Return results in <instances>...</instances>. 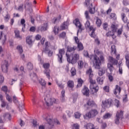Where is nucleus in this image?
Instances as JSON below:
<instances>
[{
    "label": "nucleus",
    "mask_w": 129,
    "mask_h": 129,
    "mask_svg": "<svg viewBox=\"0 0 129 129\" xmlns=\"http://www.w3.org/2000/svg\"><path fill=\"white\" fill-rule=\"evenodd\" d=\"M96 53L97 55H100V58L97 55H92L90 56V60H93L94 68H95V69H99L101 66V61L103 62V61H104V57L103 56V53L98 50L96 51Z\"/></svg>",
    "instance_id": "obj_1"
},
{
    "label": "nucleus",
    "mask_w": 129,
    "mask_h": 129,
    "mask_svg": "<svg viewBox=\"0 0 129 129\" xmlns=\"http://www.w3.org/2000/svg\"><path fill=\"white\" fill-rule=\"evenodd\" d=\"M75 118H80L81 116V114L79 112H76L74 113Z\"/></svg>",
    "instance_id": "obj_44"
},
{
    "label": "nucleus",
    "mask_w": 129,
    "mask_h": 129,
    "mask_svg": "<svg viewBox=\"0 0 129 129\" xmlns=\"http://www.w3.org/2000/svg\"><path fill=\"white\" fill-rule=\"evenodd\" d=\"M9 67V63L7 60H4L2 62V69L4 73H8V68Z\"/></svg>",
    "instance_id": "obj_12"
},
{
    "label": "nucleus",
    "mask_w": 129,
    "mask_h": 129,
    "mask_svg": "<svg viewBox=\"0 0 129 129\" xmlns=\"http://www.w3.org/2000/svg\"><path fill=\"white\" fill-rule=\"evenodd\" d=\"M43 118L46 119V121H47L48 124L49 125L48 126L49 128H52L53 126H54V122H53V120H52V118L50 117V115L49 114H46V117L45 116V115H43Z\"/></svg>",
    "instance_id": "obj_8"
},
{
    "label": "nucleus",
    "mask_w": 129,
    "mask_h": 129,
    "mask_svg": "<svg viewBox=\"0 0 129 129\" xmlns=\"http://www.w3.org/2000/svg\"><path fill=\"white\" fill-rule=\"evenodd\" d=\"M65 54V49L62 48L59 49L58 53L56 54L57 60L60 64L63 63V55Z\"/></svg>",
    "instance_id": "obj_5"
},
{
    "label": "nucleus",
    "mask_w": 129,
    "mask_h": 129,
    "mask_svg": "<svg viewBox=\"0 0 129 129\" xmlns=\"http://www.w3.org/2000/svg\"><path fill=\"white\" fill-rule=\"evenodd\" d=\"M84 82L81 79V78L79 79L78 80V85H77V88H78L79 87H81Z\"/></svg>",
    "instance_id": "obj_30"
},
{
    "label": "nucleus",
    "mask_w": 129,
    "mask_h": 129,
    "mask_svg": "<svg viewBox=\"0 0 129 129\" xmlns=\"http://www.w3.org/2000/svg\"><path fill=\"white\" fill-rule=\"evenodd\" d=\"M53 32L55 35H58V34H59V27L54 26L53 28Z\"/></svg>",
    "instance_id": "obj_39"
},
{
    "label": "nucleus",
    "mask_w": 129,
    "mask_h": 129,
    "mask_svg": "<svg viewBox=\"0 0 129 129\" xmlns=\"http://www.w3.org/2000/svg\"><path fill=\"white\" fill-rule=\"evenodd\" d=\"M104 118H109L111 117V114L109 113H106L104 116H103Z\"/></svg>",
    "instance_id": "obj_53"
},
{
    "label": "nucleus",
    "mask_w": 129,
    "mask_h": 129,
    "mask_svg": "<svg viewBox=\"0 0 129 129\" xmlns=\"http://www.w3.org/2000/svg\"><path fill=\"white\" fill-rule=\"evenodd\" d=\"M104 81V77H102L101 78L98 77L97 78V82L100 85H102L103 84V81Z\"/></svg>",
    "instance_id": "obj_18"
},
{
    "label": "nucleus",
    "mask_w": 129,
    "mask_h": 129,
    "mask_svg": "<svg viewBox=\"0 0 129 129\" xmlns=\"http://www.w3.org/2000/svg\"><path fill=\"white\" fill-rule=\"evenodd\" d=\"M85 5L87 8H90V6H92V3H90V0H85Z\"/></svg>",
    "instance_id": "obj_32"
},
{
    "label": "nucleus",
    "mask_w": 129,
    "mask_h": 129,
    "mask_svg": "<svg viewBox=\"0 0 129 129\" xmlns=\"http://www.w3.org/2000/svg\"><path fill=\"white\" fill-rule=\"evenodd\" d=\"M26 43L28 45H31L33 43V40H32V36H28L26 37Z\"/></svg>",
    "instance_id": "obj_28"
},
{
    "label": "nucleus",
    "mask_w": 129,
    "mask_h": 129,
    "mask_svg": "<svg viewBox=\"0 0 129 129\" xmlns=\"http://www.w3.org/2000/svg\"><path fill=\"white\" fill-rule=\"evenodd\" d=\"M33 63H32L31 62H29L27 65V68L28 70H33Z\"/></svg>",
    "instance_id": "obj_34"
},
{
    "label": "nucleus",
    "mask_w": 129,
    "mask_h": 129,
    "mask_svg": "<svg viewBox=\"0 0 129 129\" xmlns=\"http://www.w3.org/2000/svg\"><path fill=\"white\" fill-rule=\"evenodd\" d=\"M90 88L94 93H96V92H97V91L99 90V87H98V86H96L95 87H93V86L92 87L90 86Z\"/></svg>",
    "instance_id": "obj_23"
},
{
    "label": "nucleus",
    "mask_w": 129,
    "mask_h": 129,
    "mask_svg": "<svg viewBox=\"0 0 129 129\" xmlns=\"http://www.w3.org/2000/svg\"><path fill=\"white\" fill-rule=\"evenodd\" d=\"M96 24L98 27V28L100 27V26L102 24V22H101V20L99 19L98 17H96Z\"/></svg>",
    "instance_id": "obj_26"
},
{
    "label": "nucleus",
    "mask_w": 129,
    "mask_h": 129,
    "mask_svg": "<svg viewBox=\"0 0 129 129\" xmlns=\"http://www.w3.org/2000/svg\"><path fill=\"white\" fill-rule=\"evenodd\" d=\"M83 54L85 57H86L87 58H89V54L88 53V51H84Z\"/></svg>",
    "instance_id": "obj_63"
},
{
    "label": "nucleus",
    "mask_w": 129,
    "mask_h": 129,
    "mask_svg": "<svg viewBox=\"0 0 129 129\" xmlns=\"http://www.w3.org/2000/svg\"><path fill=\"white\" fill-rule=\"evenodd\" d=\"M76 49H77L76 46L71 47L68 46L67 52L66 54L68 62L71 64H73V65L77 63V61L79 60V54L76 53L73 56H71V55L68 54V52H74Z\"/></svg>",
    "instance_id": "obj_2"
},
{
    "label": "nucleus",
    "mask_w": 129,
    "mask_h": 129,
    "mask_svg": "<svg viewBox=\"0 0 129 129\" xmlns=\"http://www.w3.org/2000/svg\"><path fill=\"white\" fill-rule=\"evenodd\" d=\"M1 90L2 91H4L5 94H7L8 93H9V91H8V87L6 86L2 87V88H1Z\"/></svg>",
    "instance_id": "obj_36"
},
{
    "label": "nucleus",
    "mask_w": 129,
    "mask_h": 129,
    "mask_svg": "<svg viewBox=\"0 0 129 129\" xmlns=\"http://www.w3.org/2000/svg\"><path fill=\"white\" fill-rule=\"evenodd\" d=\"M120 64H121V61L119 62V74H122V68L120 67Z\"/></svg>",
    "instance_id": "obj_55"
},
{
    "label": "nucleus",
    "mask_w": 129,
    "mask_h": 129,
    "mask_svg": "<svg viewBox=\"0 0 129 129\" xmlns=\"http://www.w3.org/2000/svg\"><path fill=\"white\" fill-rule=\"evenodd\" d=\"M68 87L72 89L74 88V82L73 81L69 80L67 82Z\"/></svg>",
    "instance_id": "obj_17"
},
{
    "label": "nucleus",
    "mask_w": 129,
    "mask_h": 129,
    "mask_svg": "<svg viewBox=\"0 0 129 129\" xmlns=\"http://www.w3.org/2000/svg\"><path fill=\"white\" fill-rule=\"evenodd\" d=\"M78 68L79 69H82L83 68V66L84 65V63H83V61L79 60L78 62Z\"/></svg>",
    "instance_id": "obj_31"
},
{
    "label": "nucleus",
    "mask_w": 129,
    "mask_h": 129,
    "mask_svg": "<svg viewBox=\"0 0 129 129\" xmlns=\"http://www.w3.org/2000/svg\"><path fill=\"white\" fill-rule=\"evenodd\" d=\"M78 48L80 51H82L84 47H83L82 43L80 42V43L78 44Z\"/></svg>",
    "instance_id": "obj_47"
},
{
    "label": "nucleus",
    "mask_w": 129,
    "mask_h": 129,
    "mask_svg": "<svg viewBox=\"0 0 129 129\" xmlns=\"http://www.w3.org/2000/svg\"><path fill=\"white\" fill-rule=\"evenodd\" d=\"M61 100L62 101H65V90H63L61 92Z\"/></svg>",
    "instance_id": "obj_41"
},
{
    "label": "nucleus",
    "mask_w": 129,
    "mask_h": 129,
    "mask_svg": "<svg viewBox=\"0 0 129 129\" xmlns=\"http://www.w3.org/2000/svg\"><path fill=\"white\" fill-rule=\"evenodd\" d=\"M90 36L92 38H96V35H95V29H93L92 31Z\"/></svg>",
    "instance_id": "obj_50"
},
{
    "label": "nucleus",
    "mask_w": 129,
    "mask_h": 129,
    "mask_svg": "<svg viewBox=\"0 0 129 129\" xmlns=\"http://www.w3.org/2000/svg\"><path fill=\"white\" fill-rule=\"evenodd\" d=\"M6 98L9 102H10V103H12V102H13V100L12 99V97L9 95L8 93L6 94Z\"/></svg>",
    "instance_id": "obj_33"
},
{
    "label": "nucleus",
    "mask_w": 129,
    "mask_h": 129,
    "mask_svg": "<svg viewBox=\"0 0 129 129\" xmlns=\"http://www.w3.org/2000/svg\"><path fill=\"white\" fill-rule=\"evenodd\" d=\"M98 113V111L97 109H92L84 115V119L87 120L90 119V118H93V117H95Z\"/></svg>",
    "instance_id": "obj_3"
},
{
    "label": "nucleus",
    "mask_w": 129,
    "mask_h": 129,
    "mask_svg": "<svg viewBox=\"0 0 129 129\" xmlns=\"http://www.w3.org/2000/svg\"><path fill=\"white\" fill-rule=\"evenodd\" d=\"M98 69H99L98 72L99 76H102L105 74V72L106 71V69L105 68H103L102 69L99 68Z\"/></svg>",
    "instance_id": "obj_16"
},
{
    "label": "nucleus",
    "mask_w": 129,
    "mask_h": 129,
    "mask_svg": "<svg viewBox=\"0 0 129 129\" xmlns=\"http://www.w3.org/2000/svg\"><path fill=\"white\" fill-rule=\"evenodd\" d=\"M120 118H123V111H120V112L117 111L116 114V118L115 119V123L118 124L119 123Z\"/></svg>",
    "instance_id": "obj_9"
},
{
    "label": "nucleus",
    "mask_w": 129,
    "mask_h": 129,
    "mask_svg": "<svg viewBox=\"0 0 129 129\" xmlns=\"http://www.w3.org/2000/svg\"><path fill=\"white\" fill-rule=\"evenodd\" d=\"M90 92L89 89L86 86H84L82 89V93L85 96H89Z\"/></svg>",
    "instance_id": "obj_13"
},
{
    "label": "nucleus",
    "mask_w": 129,
    "mask_h": 129,
    "mask_svg": "<svg viewBox=\"0 0 129 129\" xmlns=\"http://www.w3.org/2000/svg\"><path fill=\"white\" fill-rule=\"evenodd\" d=\"M86 75H89V82L90 83V86L91 87L92 86H93L94 84H95L96 83V81L95 80H93V72L92 71V69L91 67H89V69H88L86 71Z\"/></svg>",
    "instance_id": "obj_4"
},
{
    "label": "nucleus",
    "mask_w": 129,
    "mask_h": 129,
    "mask_svg": "<svg viewBox=\"0 0 129 129\" xmlns=\"http://www.w3.org/2000/svg\"><path fill=\"white\" fill-rule=\"evenodd\" d=\"M39 83L40 85L42 86L41 89H44V88H46V81H45V80H43L42 79L39 80Z\"/></svg>",
    "instance_id": "obj_19"
},
{
    "label": "nucleus",
    "mask_w": 129,
    "mask_h": 129,
    "mask_svg": "<svg viewBox=\"0 0 129 129\" xmlns=\"http://www.w3.org/2000/svg\"><path fill=\"white\" fill-rule=\"evenodd\" d=\"M17 49L18 50H19V52L20 54H22L23 53V47L21 46L18 45L17 47Z\"/></svg>",
    "instance_id": "obj_48"
},
{
    "label": "nucleus",
    "mask_w": 129,
    "mask_h": 129,
    "mask_svg": "<svg viewBox=\"0 0 129 129\" xmlns=\"http://www.w3.org/2000/svg\"><path fill=\"white\" fill-rule=\"evenodd\" d=\"M43 67L44 69H45V70L44 71L45 74H46L47 78L50 79V70H49V68H50V63H45L43 64Z\"/></svg>",
    "instance_id": "obj_7"
},
{
    "label": "nucleus",
    "mask_w": 129,
    "mask_h": 129,
    "mask_svg": "<svg viewBox=\"0 0 129 129\" xmlns=\"http://www.w3.org/2000/svg\"><path fill=\"white\" fill-rule=\"evenodd\" d=\"M85 16L87 20H90V16H89V12L87 11L85 12Z\"/></svg>",
    "instance_id": "obj_49"
},
{
    "label": "nucleus",
    "mask_w": 129,
    "mask_h": 129,
    "mask_svg": "<svg viewBox=\"0 0 129 129\" xmlns=\"http://www.w3.org/2000/svg\"><path fill=\"white\" fill-rule=\"evenodd\" d=\"M102 104L104 106H113V100L111 98H109L108 99L105 100V101H102Z\"/></svg>",
    "instance_id": "obj_10"
},
{
    "label": "nucleus",
    "mask_w": 129,
    "mask_h": 129,
    "mask_svg": "<svg viewBox=\"0 0 129 129\" xmlns=\"http://www.w3.org/2000/svg\"><path fill=\"white\" fill-rule=\"evenodd\" d=\"M87 105L91 106V107H95V108H97V105L95 104L94 101H91L89 100L87 102Z\"/></svg>",
    "instance_id": "obj_15"
},
{
    "label": "nucleus",
    "mask_w": 129,
    "mask_h": 129,
    "mask_svg": "<svg viewBox=\"0 0 129 129\" xmlns=\"http://www.w3.org/2000/svg\"><path fill=\"white\" fill-rule=\"evenodd\" d=\"M30 32H32L34 33L36 31V27L34 26L31 27L29 29Z\"/></svg>",
    "instance_id": "obj_64"
},
{
    "label": "nucleus",
    "mask_w": 129,
    "mask_h": 129,
    "mask_svg": "<svg viewBox=\"0 0 129 129\" xmlns=\"http://www.w3.org/2000/svg\"><path fill=\"white\" fill-rule=\"evenodd\" d=\"M66 24H67V22H65L62 23V25L60 26L61 30H65L66 28H67V25Z\"/></svg>",
    "instance_id": "obj_45"
},
{
    "label": "nucleus",
    "mask_w": 129,
    "mask_h": 129,
    "mask_svg": "<svg viewBox=\"0 0 129 129\" xmlns=\"http://www.w3.org/2000/svg\"><path fill=\"white\" fill-rule=\"evenodd\" d=\"M10 18H11V15L7 13V14L4 17V20L6 22H9V20H10Z\"/></svg>",
    "instance_id": "obj_40"
},
{
    "label": "nucleus",
    "mask_w": 129,
    "mask_h": 129,
    "mask_svg": "<svg viewBox=\"0 0 129 129\" xmlns=\"http://www.w3.org/2000/svg\"><path fill=\"white\" fill-rule=\"evenodd\" d=\"M111 28L112 29L111 31H113L114 33H115V32L117 31V27L114 24L111 25Z\"/></svg>",
    "instance_id": "obj_37"
},
{
    "label": "nucleus",
    "mask_w": 129,
    "mask_h": 129,
    "mask_svg": "<svg viewBox=\"0 0 129 129\" xmlns=\"http://www.w3.org/2000/svg\"><path fill=\"white\" fill-rule=\"evenodd\" d=\"M6 105H7L8 106V103H7V102L4 100L3 101H1V106L2 107H6Z\"/></svg>",
    "instance_id": "obj_43"
},
{
    "label": "nucleus",
    "mask_w": 129,
    "mask_h": 129,
    "mask_svg": "<svg viewBox=\"0 0 129 129\" xmlns=\"http://www.w3.org/2000/svg\"><path fill=\"white\" fill-rule=\"evenodd\" d=\"M44 100L47 107H50V106H52V105H53V103H55L56 102V99H55L54 98H48V97H46L44 98Z\"/></svg>",
    "instance_id": "obj_6"
},
{
    "label": "nucleus",
    "mask_w": 129,
    "mask_h": 129,
    "mask_svg": "<svg viewBox=\"0 0 129 129\" xmlns=\"http://www.w3.org/2000/svg\"><path fill=\"white\" fill-rule=\"evenodd\" d=\"M123 102H127V94H125L123 97Z\"/></svg>",
    "instance_id": "obj_61"
},
{
    "label": "nucleus",
    "mask_w": 129,
    "mask_h": 129,
    "mask_svg": "<svg viewBox=\"0 0 129 129\" xmlns=\"http://www.w3.org/2000/svg\"><path fill=\"white\" fill-rule=\"evenodd\" d=\"M114 32H113V31H108L107 33H106V36L107 37H110V36H111L112 35H113V33Z\"/></svg>",
    "instance_id": "obj_59"
},
{
    "label": "nucleus",
    "mask_w": 129,
    "mask_h": 129,
    "mask_svg": "<svg viewBox=\"0 0 129 129\" xmlns=\"http://www.w3.org/2000/svg\"><path fill=\"white\" fill-rule=\"evenodd\" d=\"M14 32L16 38L18 39H22V36H20V31L19 30H15Z\"/></svg>",
    "instance_id": "obj_35"
},
{
    "label": "nucleus",
    "mask_w": 129,
    "mask_h": 129,
    "mask_svg": "<svg viewBox=\"0 0 129 129\" xmlns=\"http://www.w3.org/2000/svg\"><path fill=\"white\" fill-rule=\"evenodd\" d=\"M88 11L91 15L95 14V7L92 8V5H90V8H88Z\"/></svg>",
    "instance_id": "obj_25"
},
{
    "label": "nucleus",
    "mask_w": 129,
    "mask_h": 129,
    "mask_svg": "<svg viewBox=\"0 0 129 129\" xmlns=\"http://www.w3.org/2000/svg\"><path fill=\"white\" fill-rule=\"evenodd\" d=\"M102 26H103V29H104V30H105L106 31L107 30V28H108V24L105 22V23L103 24Z\"/></svg>",
    "instance_id": "obj_52"
},
{
    "label": "nucleus",
    "mask_w": 129,
    "mask_h": 129,
    "mask_svg": "<svg viewBox=\"0 0 129 129\" xmlns=\"http://www.w3.org/2000/svg\"><path fill=\"white\" fill-rule=\"evenodd\" d=\"M85 26L86 28H89L90 27V22L89 20L87 21Z\"/></svg>",
    "instance_id": "obj_62"
},
{
    "label": "nucleus",
    "mask_w": 129,
    "mask_h": 129,
    "mask_svg": "<svg viewBox=\"0 0 129 129\" xmlns=\"http://www.w3.org/2000/svg\"><path fill=\"white\" fill-rule=\"evenodd\" d=\"M71 73L72 75V76H74L75 75H76V70H75V68H72L71 71Z\"/></svg>",
    "instance_id": "obj_42"
},
{
    "label": "nucleus",
    "mask_w": 129,
    "mask_h": 129,
    "mask_svg": "<svg viewBox=\"0 0 129 129\" xmlns=\"http://www.w3.org/2000/svg\"><path fill=\"white\" fill-rule=\"evenodd\" d=\"M112 73L109 74L108 75V79L110 82L113 81V77L111 75Z\"/></svg>",
    "instance_id": "obj_54"
},
{
    "label": "nucleus",
    "mask_w": 129,
    "mask_h": 129,
    "mask_svg": "<svg viewBox=\"0 0 129 129\" xmlns=\"http://www.w3.org/2000/svg\"><path fill=\"white\" fill-rule=\"evenodd\" d=\"M73 23L75 24L76 27H78V28H79V30L77 32V35H78L79 32H82V25H81V23H80V21H79V19H76L75 20H74Z\"/></svg>",
    "instance_id": "obj_11"
},
{
    "label": "nucleus",
    "mask_w": 129,
    "mask_h": 129,
    "mask_svg": "<svg viewBox=\"0 0 129 129\" xmlns=\"http://www.w3.org/2000/svg\"><path fill=\"white\" fill-rule=\"evenodd\" d=\"M101 127L102 129H105L106 128V126H107V124L105 122H102L101 123Z\"/></svg>",
    "instance_id": "obj_56"
},
{
    "label": "nucleus",
    "mask_w": 129,
    "mask_h": 129,
    "mask_svg": "<svg viewBox=\"0 0 129 129\" xmlns=\"http://www.w3.org/2000/svg\"><path fill=\"white\" fill-rule=\"evenodd\" d=\"M3 117L4 119H8L9 120H11L12 119V117L11 114L9 113H6L3 115Z\"/></svg>",
    "instance_id": "obj_24"
},
{
    "label": "nucleus",
    "mask_w": 129,
    "mask_h": 129,
    "mask_svg": "<svg viewBox=\"0 0 129 129\" xmlns=\"http://www.w3.org/2000/svg\"><path fill=\"white\" fill-rule=\"evenodd\" d=\"M48 28V24L45 23L44 24V26H42L40 28L41 31H47V29Z\"/></svg>",
    "instance_id": "obj_38"
},
{
    "label": "nucleus",
    "mask_w": 129,
    "mask_h": 129,
    "mask_svg": "<svg viewBox=\"0 0 129 129\" xmlns=\"http://www.w3.org/2000/svg\"><path fill=\"white\" fill-rule=\"evenodd\" d=\"M25 8H26V6H28V7H32L31 2H29V0H25Z\"/></svg>",
    "instance_id": "obj_51"
},
{
    "label": "nucleus",
    "mask_w": 129,
    "mask_h": 129,
    "mask_svg": "<svg viewBox=\"0 0 129 129\" xmlns=\"http://www.w3.org/2000/svg\"><path fill=\"white\" fill-rule=\"evenodd\" d=\"M111 55H116V49L115 48V45H112L111 47Z\"/></svg>",
    "instance_id": "obj_29"
},
{
    "label": "nucleus",
    "mask_w": 129,
    "mask_h": 129,
    "mask_svg": "<svg viewBox=\"0 0 129 129\" xmlns=\"http://www.w3.org/2000/svg\"><path fill=\"white\" fill-rule=\"evenodd\" d=\"M107 68L109 69L110 73H112V72L114 70V67H113V63H108L107 64Z\"/></svg>",
    "instance_id": "obj_22"
},
{
    "label": "nucleus",
    "mask_w": 129,
    "mask_h": 129,
    "mask_svg": "<svg viewBox=\"0 0 129 129\" xmlns=\"http://www.w3.org/2000/svg\"><path fill=\"white\" fill-rule=\"evenodd\" d=\"M84 127H85L86 129H95V127H94V125L90 123H87L86 125H85Z\"/></svg>",
    "instance_id": "obj_21"
},
{
    "label": "nucleus",
    "mask_w": 129,
    "mask_h": 129,
    "mask_svg": "<svg viewBox=\"0 0 129 129\" xmlns=\"http://www.w3.org/2000/svg\"><path fill=\"white\" fill-rule=\"evenodd\" d=\"M80 127V126L79 124L76 123L73 124V127L72 129H79Z\"/></svg>",
    "instance_id": "obj_57"
},
{
    "label": "nucleus",
    "mask_w": 129,
    "mask_h": 129,
    "mask_svg": "<svg viewBox=\"0 0 129 129\" xmlns=\"http://www.w3.org/2000/svg\"><path fill=\"white\" fill-rule=\"evenodd\" d=\"M117 91L119 92V94L120 93V91H121V88L120 87L118 86V85H116L114 90V94H115V95L117 94Z\"/></svg>",
    "instance_id": "obj_20"
},
{
    "label": "nucleus",
    "mask_w": 129,
    "mask_h": 129,
    "mask_svg": "<svg viewBox=\"0 0 129 129\" xmlns=\"http://www.w3.org/2000/svg\"><path fill=\"white\" fill-rule=\"evenodd\" d=\"M59 38H62V39H65V37H66V32H62L59 35Z\"/></svg>",
    "instance_id": "obj_46"
},
{
    "label": "nucleus",
    "mask_w": 129,
    "mask_h": 129,
    "mask_svg": "<svg viewBox=\"0 0 129 129\" xmlns=\"http://www.w3.org/2000/svg\"><path fill=\"white\" fill-rule=\"evenodd\" d=\"M121 17L123 23H124L125 24H126V23H127V18L125 16V14L124 13L121 14Z\"/></svg>",
    "instance_id": "obj_27"
},
{
    "label": "nucleus",
    "mask_w": 129,
    "mask_h": 129,
    "mask_svg": "<svg viewBox=\"0 0 129 129\" xmlns=\"http://www.w3.org/2000/svg\"><path fill=\"white\" fill-rule=\"evenodd\" d=\"M108 60L110 63L113 64V65H117L118 63V61L114 59L112 56H109Z\"/></svg>",
    "instance_id": "obj_14"
},
{
    "label": "nucleus",
    "mask_w": 129,
    "mask_h": 129,
    "mask_svg": "<svg viewBox=\"0 0 129 129\" xmlns=\"http://www.w3.org/2000/svg\"><path fill=\"white\" fill-rule=\"evenodd\" d=\"M114 101V105H115L116 107H118L119 106V101L117 99H115Z\"/></svg>",
    "instance_id": "obj_58"
},
{
    "label": "nucleus",
    "mask_w": 129,
    "mask_h": 129,
    "mask_svg": "<svg viewBox=\"0 0 129 129\" xmlns=\"http://www.w3.org/2000/svg\"><path fill=\"white\" fill-rule=\"evenodd\" d=\"M13 100L14 103H18V98L16 96H13Z\"/></svg>",
    "instance_id": "obj_60"
}]
</instances>
